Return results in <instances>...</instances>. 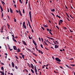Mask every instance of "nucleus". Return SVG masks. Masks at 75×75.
Instances as JSON below:
<instances>
[{
  "label": "nucleus",
  "instance_id": "nucleus-1",
  "mask_svg": "<svg viewBox=\"0 0 75 75\" xmlns=\"http://www.w3.org/2000/svg\"><path fill=\"white\" fill-rule=\"evenodd\" d=\"M55 59L56 61H58V62H61V60L58 58H55Z\"/></svg>",
  "mask_w": 75,
  "mask_h": 75
},
{
  "label": "nucleus",
  "instance_id": "nucleus-32",
  "mask_svg": "<svg viewBox=\"0 0 75 75\" xmlns=\"http://www.w3.org/2000/svg\"><path fill=\"white\" fill-rule=\"evenodd\" d=\"M23 14H25V11H24V9H23Z\"/></svg>",
  "mask_w": 75,
  "mask_h": 75
},
{
  "label": "nucleus",
  "instance_id": "nucleus-3",
  "mask_svg": "<svg viewBox=\"0 0 75 75\" xmlns=\"http://www.w3.org/2000/svg\"><path fill=\"white\" fill-rule=\"evenodd\" d=\"M30 67L32 68L33 69H34V67L33 65V64H30Z\"/></svg>",
  "mask_w": 75,
  "mask_h": 75
},
{
  "label": "nucleus",
  "instance_id": "nucleus-41",
  "mask_svg": "<svg viewBox=\"0 0 75 75\" xmlns=\"http://www.w3.org/2000/svg\"><path fill=\"white\" fill-rule=\"evenodd\" d=\"M40 47H41V48H43L42 45V44L40 45Z\"/></svg>",
  "mask_w": 75,
  "mask_h": 75
},
{
  "label": "nucleus",
  "instance_id": "nucleus-44",
  "mask_svg": "<svg viewBox=\"0 0 75 75\" xmlns=\"http://www.w3.org/2000/svg\"><path fill=\"white\" fill-rule=\"evenodd\" d=\"M1 74H2V75H4V71H3Z\"/></svg>",
  "mask_w": 75,
  "mask_h": 75
},
{
  "label": "nucleus",
  "instance_id": "nucleus-42",
  "mask_svg": "<svg viewBox=\"0 0 75 75\" xmlns=\"http://www.w3.org/2000/svg\"><path fill=\"white\" fill-rule=\"evenodd\" d=\"M41 39L42 41V42H43V41H44V40L43 39V38H41Z\"/></svg>",
  "mask_w": 75,
  "mask_h": 75
},
{
  "label": "nucleus",
  "instance_id": "nucleus-4",
  "mask_svg": "<svg viewBox=\"0 0 75 75\" xmlns=\"http://www.w3.org/2000/svg\"><path fill=\"white\" fill-rule=\"evenodd\" d=\"M28 24L29 25V26L30 27L31 29H32V28L31 27V25H30V23L29 22V21H28Z\"/></svg>",
  "mask_w": 75,
  "mask_h": 75
},
{
  "label": "nucleus",
  "instance_id": "nucleus-47",
  "mask_svg": "<svg viewBox=\"0 0 75 75\" xmlns=\"http://www.w3.org/2000/svg\"><path fill=\"white\" fill-rule=\"evenodd\" d=\"M14 22H15V23H16V19L15 18H14Z\"/></svg>",
  "mask_w": 75,
  "mask_h": 75
},
{
  "label": "nucleus",
  "instance_id": "nucleus-9",
  "mask_svg": "<svg viewBox=\"0 0 75 75\" xmlns=\"http://www.w3.org/2000/svg\"><path fill=\"white\" fill-rule=\"evenodd\" d=\"M0 8L1 9V10L2 11H3V7H2V6H1L0 5Z\"/></svg>",
  "mask_w": 75,
  "mask_h": 75
},
{
  "label": "nucleus",
  "instance_id": "nucleus-6",
  "mask_svg": "<svg viewBox=\"0 0 75 75\" xmlns=\"http://www.w3.org/2000/svg\"><path fill=\"white\" fill-rule=\"evenodd\" d=\"M13 48L14 50H17V49L16 48H17V47H16V46H13Z\"/></svg>",
  "mask_w": 75,
  "mask_h": 75
},
{
  "label": "nucleus",
  "instance_id": "nucleus-59",
  "mask_svg": "<svg viewBox=\"0 0 75 75\" xmlns=\"http://www.w3.org/2000/svg\"><path fill=\"white\" fill-rule=\"evenodd\" d=\"M50 34H51V35H52L53 34L52 33H51V32H49Z\"/></svg>",
  "mask_w": 75,
  "mask_h": 75
},
{
  "label": "nucleus",
  "instance_id": "nucleus-21",
  "mask_svg": "<svg viewBox=\"0 0 75 75\" xmlns=\"http://www.w3.org/2000/svg\"><path fill=\"white\" fill-rule=\"evenodd\" d=\"M31 71L32 72V73H33V74H34V70H33V69H31Z\"/></svg>",
  "mask_w": 75,
  "mask_h": 75
},
{
  "label": "nucleus",
  "instance_id": "nucleus-23",
  "mask_svg": "<svg viewBox=\"0 0 75 75\" xmlns=\"http://www.w3.org/2000/svg\"><path fill=\"white\" fill-rule=\"evenodd\" d=\"M33 55H34L35 56V57H37V54H36L34 53H33Z\"/></svg>",
  "mask_w": 75,
  "mask_h": 75
},
{
  "label": "nucleus",
  "instance_id": "nucleus-5",
  "mask_svg": "<svg viewBox=\"0 0 75 75\" xmlns=\"http://www.w3.org/2000/svg\"><path fill=\"white\" fill-rule=\"evenodd\" d=\"M27 50H28V51H30V52H32V53H33V51H32L30 49H29L27 48Z\"/></svg>",
  "mask_w": 75,
  "mask_h": 75
},
{
  "label": "nucleus",
  "instance_id": "nucleus-25",
  "mask_svg": "<svg viewBox=\"0 0 75 75\" xmlns=\"http://www.w3.org/2000/svg\"><path fill=\"white\" fill-rule=\"evenodd\" d=\"M34 67H35V71H37V69L36 68V66H35V65Z\"/></svg>",
  "mask_w": 75,
  "mask_h": 75
},
{
  "label": "nucleus",
  "instance_id": "nucleus-64",
  "mask_svg": "<svg viewBox=\"0 0 75 75\" xmlns=\"http://www.w3.org/2000/svg\"><path fill=\"white\" fill-rule=\"evenodd\" d=\"M8 9V13H9V9Z\"/></svg>",
  "mask_w": 75,
  "mask_h": 75
},
{
  "label": "nucleus",
  "instance_id": "nucleus-12",
  "mask_svg": "<svg viewBox=\"0 0 75 75\" xmlns=\"http://www.w3.org/2000/svg\"><path fill=\"white\" fill-rule=\"evenodd\" d=\"M39 53H41V54H43V52L42 51L40 50H39Z\"/></svg>",
  "mask_w": 75,
  "mask_h": 75
},
{
  "label": "nucleus",
  "instance_id": "nucleus-33",
  "mask_svg": "<svg viewBox=\"0 0 75 75\" xmlns=\"http://www.w3.org/2000/svg\"><path fill=\"white\" fill-rule=\"evenodd\" d=\"M60 23H62V22H63V21L62 20H60Z\"/></svg>",
  "mask_w": 75,
  "mask_h": 75
},
{
  "label": "nucleus",
  "instance_id": "nucleus-57",
  "mask_svg": "<svg viewBox=\"0 0 75 75\" xmlns=\"http://www.w3.org/2000/svg\"><path fill=\"white\" fill-rule=\"evenodd\" d=\"M59 25H61V22H60V21H59Z\"/></svg>",
  "mask_w": 75,
  "mask_h": 75
},
{
  "label": "nucleus",
  "instance_id": "nucleus-14",
  "mask_svg": "<svg viewBox=\"0 0 75 75\" xmlns=\"http://www.w3.org/2000/svg\"><path fill=\"white\" fill-rule=\"evenodd\" d=\"M30 20L31 21V22L32 23V18L31 17V16H30Z\"/></svg>",
  "mask_w": 75,
  "mask_h": 75
},
{
  "label": "nucleus",
  "instance_id": "nucleus-27",
  "mask_svg": "<svg viewBox=\"0 0 75 75\" xmlns=\"http://www.w3.org/2000/svg\"><path fill=\"white\" fill-rule=\"evenodd\" d=\"M43 25H44V27H48V26H47V25H44L43 24Z\"/></svg>",
  "mask_w": 75,
  "mask_h": 75
},
{
  "label": "nucleus",
  "instance_id": "nucleus-28",
  "mask_svg": "<svg viewBox=\"0 0 75 75\" xmlns=\"http://www.w3.org/2000/svg\"><path fill=\"white\" fill-rule=\"evenodd\" d=\"M29 38L30 39V40H31V39H32V38L30 37V35L29 36Z\"/></svg>",
  "mask_w": 75,
  "mask_h": 75
},
{
  "label": "nucleus",
  "instance_id": "nucleus-31",
  "mask_svg": "<svg viewBox=\"0 0 75 75\" xmlns=\"http://www.w3.org/2000/svg\"><path fill=\"white\" fill-rule=\"evenodd\" d=\"M63 28L64 30H66V27H63Z\"/></svg>",
  "mask_w": 75,
  "mask_h": 75
},
{
  "label": "nucleus",
  "instance_id": "nucleus-60",
  "mask_svg": "<svg viewBox=\"0 0 75 75\" xmlns=\"http://www.w3.org/2000/svg\"><path fill=\"white\" fill-rule=\"evenodd\" d=\"M16 13H17L19 12L17 10H16Z\"/></svg>",
  "mask_w": 75,
  "mask_h": 75
},
{
  "label": "nucleus",
  "instance_id": "nucleus-52",
  "mask_svg": "<svg viewBox=\"0 0 75 75\" xmlns=\"http://www.w3.org/2000/svg\"><path fill=\"white\" fill-rule=\"evenodd\" d=\"M51 14H52V15L53 16H55V15H54V14H53V13H51Z\"/></svg>",
  "mask_w": 75,
  "mask_h": 75
},
{
  "label": "nucleus",
  "instance_id": "nucleus-26",
  "mask_svg": "<svg viewBox=\"0 0 75 75\" xmlns=\"http://www.w3.org/2000/svg\"><path fill=\"white\" fill-rule=\"evenodd\" d=\"M19 1L20 3H21V4H22L23 3V2L21 1V0H19Z\"/></svg>",
  "mask_w": 75,
  "mask_h": 75
},
{
  "label": "nucleus",
  "instance_id": "nucleus-53",
  "mask_svg": "<svg viewBox=\"0 0 75 75\" xmlns=\"http://www.w3.org/2000/svg\"><path fill=\"white\" fill-rule=\"evenodd\" d=\"M47 42H49V43H50V44H51V43H50V42H49V41H48V40H47Z\"/></svg>",
  "mask_w": 75,
  "mask_h": 75
},
{
  "label": "nucleus",
  "instance_id": "nucleus-8",
  "mask_svg": "<svg viewBox=\"0 0 75 75\" xmlns=\"http://www.w3.org/2000/svg\"><path fill=\"white\" fill-rule=\"evenodd\" d=\"M22 42H23V44L24 45H27V44H26V42H25V41H22Z\"/></svg>",
  "mask_w": 75,
  "mask_h": 75
},
{
  "label": "nucleus",
  "instance_id": "nucleus-22",
  "mask_svg": "<svg viewBox=\"0 0 75 75\" xmlns=\"http://www.w3.org/2000/svg\"><path fill=\"white\" fill-rule=\"evenodd\" d=\"M66 66L68 68H71V67H69V65H66Z\"/></svg>",
  "mask_w": 75,
  "mask_h": 75
},
{
  "label": "nucleus",
  "instance_id": "nucleus-13",
  "mask_svg": "<svg viewBox=\"0 0 75 75\" xmlns=\"http://www.w3.org/2000/svg\"><path fill=\"white\" fill-rule=\"evenodd\" d=\"M13 38V41H14V42H17V40H16V39H14V38Z\"/></svg>",
  "mask_w": 75,
  "mask_h": 75
},
{
  "label": "nucleus",
  "instance_id": "nucleus-63",
  "mask_svg": "<svg viewBox=\"0 0 75 75\" xmlns=\"http://www.w3.org/2000/svg\"><path fill=\"white\" fill-rule=\"evenodd\" d=\"M56 27H57L58 28V29L59 30V27H58V26H56Z\"/></svg>",
  "mask_w": 75,
  "mask_h": 75
},
{
  "label": "nucleus",
  "instance_id": "nucleus-15",
  "mask_svg": "<svg viewBox=\"0 0 75 75\" xmlns=\"http://www.w3.org/2000/svg\"><path fill=\"white\" fill-rule=\"evenodd\" d=\"M3 27H2L1 30H0L1 33H3Z\"/></svg>",
  "mask_w": 75,
  "mask_h": 75
},
{
  "label": "nucleus",
  "instance_id": "nucleus-43",
  "mask_svg": "<svg viewBox=\"0 0 75 75\" xmlns=\"http://www.w3.org/2000/svg\"><path fill=\"white\" fill-rule=\"evenodd\" d=\"M1 70H3V69H4V67H2L1 68Z\"/></svg>",
  "mask_w": 75,
  "mask_h": 75
},
{
  "label": "nucleus",
  "instance_id": "nucleus-56",
  "mask_svg": "<svg viewBox=\"0 0 75 75\" xmlns=\"http://www.w3.org/2000/svg\"><path fill=\"white\" fill-rule=\"evenodd\" d=\"M14 6L15 7V8H16L17 7V6H16V4L14 5Z\"/></svg>",
  "mask_w": 75,
  "mask_h": 75
},
{
  "label": "nucleus",
  "instance_id": "nucleus-61",
  "mask_svg": "<svg viewBox=\"0 0 75 75\" xmlns=\"http://www.w3.org/2000/svg\"><path fill=\"white\" fill-rule=\"evenodd\" d=\"M47 30L48 31H49V30H50V29H49L47 28Z\"/></svg>",
  "mask_w": 75,
  "mask_h": 75
},
{
  "label": "nucleus",
  "instance_id": "nucleus-7",
  "mask_svg": "<svg viewBox=\"0 0 75 75\" xmlns=\"http://www.w3.org/2000/svg\"><path fill=\"white\" fill-rule=\"evenodd\" d=\"M46 37H47V38H49V39H51V40H52V41H53V40L54 41V39H53V38H50L48 36H46Z\"/></svg>",
  "mask_w": 75,
  "mask_h": 75
},
{
  "label": "nucleus",
  "instance_id": "nucleus-36",
  "mask_svg": "<svg viewBox=\"0 0 75 75\" xmlns=\"http://www.w3.org/2000/svg\"><path fill=\"white\" fill-rule=\"evenodd\" d=\"M70 65L72 67H74L75 66V65L73 64H70Z\"/></svg>",
  "mask_w": 75,
  "mask_h": 75
},
{
  "label": "nucleus",
  "instance_id": "nucleus-19",
  "mask_svg": "<svg viewBox=\"0 0 75 75\" xmlns=\"http://www.w3.org/2000/svg\"><path fill=\"white\" fill-rule=\"evenodd\" d=\"M51 11L52 12H54V11H55V9H51Z\"/></svg>",
  "mask_w": 75,
  "mask_h": 75
},
{
  "label": "nucleus",
  "instance_id": "nucleus-37",
  "mask_svg": "<svg viewBox=\"0 0 75 75\" xmlns=\"http://www.w3.org/2000/svg\"><path fill=\"white\" fill-rule=\"evenodd\" d=\"M45 49L46 50H47V51L49 50V49H48L47 48V47H45Z\"/></svg>",
  "mask_w": 75,
  "mask_h": 75
},
{
  "label": "nucleus",
  "instance_id": "nucleus-11",
  "mask_svg": "<svg viewBox=\"0 0 75 75\" xmlns=\"http://www.w3.org/2000/svg\"><path fill=\"white\" fill-rule=\"evenodd\" d=\"M23 28H25V29H26L27 28V27H26L25 25H23Z\"/></svg>",
  "mask_w": 75,
  "mask_h": 75
},
{
  "label": "nucleus",
  "instance_id": "nucleus-50",
  "mask_svg": "<svg viewBox=\"0 0 75 75\" xmlns=\"http://www.w3.org/2000/svg\"><path fill=\"white\" fill-rule=\"evenodd\" d=\"M15 68H16V69H18V67H17V66H15Z\"/></svg>",
  "mask_w": 75,
  "mask_h": 75
},
{
  "label": "nucleus",
  "instance_id": "nucleus-48",
  "mask_svg": "<svg viewBox=\"0 0 75 75\" xmlns=\"http://www.w3.org/2000/svg\"><path fill=\"white\" fill-rule=\"evenodd\" d=\"M13 1L14 4H16V2H15V1H14V0H13Z\"/></svg>",
  "mask_w": 75,
  "mask_h": 75
},
{
  "label": "nucleus",
  "instance_id": "nucleus-10",
  "mask_svg": "<svg viewBox=\"0 0 75 75\" xmlns=\"http://www.w3.org/2000/svg\"><path fill=\"white\" fill-rule=\"evenodd\" d=\"M12 66L13 68L14 67V62H12Z\"/></svg>",
  "mask_w": 75,
  "mask_h": 75
},
{
  "label": "nucleus",
  "instance_id": "nucleus-49",
  "mask_svg": "<svg viewBox=\"0 0 75 75\" xmlns=\"http://www.w3.org/2000/svg\"><path fill=\"white\" fill-rule=\"evenodd\" d=\"M1 64H2V65H4V64L2 62L1 63Z\"/></svg>",
  "mask_w": 75,
  "mask_h": 75
},
{
  "label": "nucleus",
  "instance_id": "nucleus-29",
  "mask_svg": "<svg viewBox=\"0 0 75 75\" xmlns=\"http://www.w3.org/2000/svg\"><path fill=\"white\" fill-rule=\"evenodd\" d=\"M35 72L36 74V75H38V73H37V70L35 71Z\"/></svg>",
  "mask_w": 75,
  "mask_h": 75
},
{
  "label": "nucleus",
  "instance_id": "nucleus-46",
  "mask_svg": "<svg viewBox=\"0 0 75 75\" xmlns=\"http://www.w3.org/2000/svg\"><path fill=\"white\" fill-rule=\"evenodd\" d=\"M25 71H26V72H28V70H27L25 69Z\"/></svg>",
  "mask_w": 75,
  "mask_h": 75
},
{
  "label": "nucleus",
  "instance_id": "nucleus-39",
  "mask_svg": "<svg viewBox=\"0 0 75 75\" xmlns=\"http://www.w3.org/2000/svg\"><path fill=\"white\" fill-rule=\"evenodd\" d=\"M41 28H42V30H45V29H44V28H43V27H42V26L41 27Z\"/></svg>",
  "mask_w": 75,
  "mask_h": 75
},
{
  "label": "nucleus",
  "instance_id": "nucleus-35",
  "mask_svg": "<svg viewBox=\"0 0 75 75\" xmlns=\"http://www.w3.org/2000/svg\"><path fill=\"white\" fill-rule=\"evenodd\" d=\"M66 15H67L68 17L69 18V16L68 15V14L67 13H66Z\"/></svg>",
  "mask_w": 75,
  "mask_h": 75
},
{
  "label": "nucleus",
  "instance_id": "nucleus-17",
  "mask_svg": "<svg viewBox=\"0 0 75 75\" xmlns=\"http://www.w3.org/2000/svg\"><path fill=\"white\" fill-rule=\"evenodd\" d=\"M21 51L20 50V49L19 48H18V50L17 51V52H20Z\"/></svg>",
  "mask_w": 75,
  "mask_h": 75
},
{
  "label": "nucleus",
  "instance_id": "nucleus-55",
  "mask_svg": "<svg viewBox=\"0 0 75 75\" xmlns=\"http://www.w3.org/2000/svg\"><path fill=\"white\" fill-rule=\"evenodd\" d=\"M51 32H52V30H51V29H50V30H49V33H50Z\"/></svg>",
  "mask_w": 75,
  "mask_h": 75
},
{
  "label": "nucleus",
  "instance_id": "nucleus-16",
  "mask_svg": "<svg viewBox=\"0 0 75 75\" xmlns=\"http://www.w3.org/2000/svg\"><path fill=\"white\" fill-rule=\"evenodd\" d=\"M54 47L55 48H58V46L57 45H55Z\"/></svg>",
  "mask_w": 75,
  "mask_h": 75
},
{
  "label": "nucleus",
  "instance_id": "nucleus-51",
  "mask_svg": "<svg viewBox=\"0 0 75 75\" xmlns=\"http://www.w3.org/2000/svg\"><path fill=\"white\" fill-rule=\"evenodd\" d=\"M23 25H25V22H23Z\"/></svg>",
  "mask_w": 75,
  "mask_h": 75
},
{
  "label": "nucleus",
  "instance_id": "nucleus-40",
  "mask_svg": "<svg viewBox=\"0 0 75 75\" xmlns=\"http://www.w3.org/2000/svg\"><path fill=\"white\" fill-rule=\"evenodd\" d=\"M55 42H56V44L57 45V44H58V42L57 41H55Z\"/></svg>",
  "mask_w": 75,
  "mask_h": 75
},
{
  "label": "nucleus",
  "instance_id": "nucleus-58",
  "mask_svg": "<svg viewBox=\"0 0 75 75\" xmlns=\"http://www.w3.org/2000/svg\"><path fill=\"white\" fill-rule=\"evenodd\" d=\"M35 48L36 49V50H37V51H38V49H37V47H35Z\"/></svg>",
  "mask_w": 75,
  "mask_h": 75
},
{
  "label": "nucleus",
  "instance_id": "nucleus-30",
  "mask_svg": "<svg viewBox=\"0 0 75 75\" xmlns=\"http://www.w3.org/2000/svg\"><path fill=\"white\" fill-rule=\"evenodd\" d=\"M29 14L30 16H31V11H30Z\"/></svg>",
  "mask_w": 75,
  "mask_h": 75
},
{
  "label": "nucleus",
  "instance_id": "nucleus-18",
  "mask_svg": "<svg viewBox=\"0 0 75 75\" xmlns=\"http://www.w3.org/2000/svg\"><path fill=\"white\" fill-rule=\"evenodd\" d=\"M10 8V11L11 13H13V10L11 9V8Z\"/></svg>",
  "mask_w": 75,
  "mask_h": 75
},
{
  "label": "nucleus",
  "instance_id": "nucleus-2",
  "mask_svg": "<svg viewBox=\"0 0 75 75\" xmlns=\"http://www.w3.org/2000/svg\"><path fill=\"white\" fill-rule=\"evenodd\" d=\"M33 44H34L35 45H36V46L37 45V43H36V42H35V41H34V40L33 39Z\"/></svg>",
  "mask_w": 75,
  "mask_h": 75
},
{
  "label": "nucleus",
  "instance_id": "nucleus-24",
  "mask_svg": "<svg viewBox=\"0 0 75 75\" xmlns=\"http://www.w3.org/2000/svg\"><path fill=\"white\" fill-rule=\"evenodd\" d=\"M44 42L45 44L46 45H47V46H48V45H47V42H46L44 41Z\"/></svg>",
  "mask_w": 75,
  "mask_h": 75
},
{
  "label": "nucleus",
  "instance_id": "nucleus-20",
  "mask_svg": "<svg viewBox=\"0 0 75 75\" xmlns=\"http://www.w3.org/2000/svg\"><path fill=\"white\" fill-rule=\"evenodd\" d=\"M1 1V3H2V4L4 5V4H5V3H4V1Z\"/></svg>",
  "mask_w": 75,
  "mask_h": 75
},
{
  "label": "nucleus",
  "instance_id": "nucleus-54",
  "mask_svg": "<svg viewBox=\"0 0 75 75\" xmlns=\"http://www.w3.org/2000/svg\"><path fill=\"white\" fill-rule=\"evenodd\" d=\"M15 57L16 59H18V57H17V56H15Z\"/></svg>",
  "mask_w": 75,
  "mask_h": 75
},
{
  "label": "nucleus",
  "instance_id": "nucleus-45",
  "mask_svg": "<svg viewBox=\"0 0 75 75\" xmlns=\"http://www.w3.org/2000/svg\"><path fill=\"white\" fill-rule=\"evenodd\" d=\"M57 17H58V18H61V17L59 16H58V15H57L56 16Z\"/></svg>",
  "mask_w": 75,
  "mask_h": 75
},
{
  "label": "nucleus",
  "instance_id": "nucleus-38",
  "mask_svg": "<svg viewBox=\"0 0 75 75\" xmlns=\"http://www.w3.org/2000/svg\"><path fill=\"white\" fill-rule=\"evenodd\" d=\"M1 17L2 18H3V13H2L1 14Z\"/></svg>",
  "mask_w": 75,
  "mask_h": 75
},
{
  "label": "nucleus",
  "instance_id": "nucleus-34",
  "mask_svg": "<svg viewBox=\"0 0 75 75\" xmlns=\"http://www.w3.org/2000/svg\"><path fill=\"white\" fill-rule=\"evenodd\" d=\"M26 0V4H27L28 0Z\"/></svg>",
  "mask_w": 75,
  "mask_h": 75
},
{
  "label": "nucleus",
  "instance_id": "nucleus-62",
  "mask_svg": "<svg viewBox=\"0 0 75 75\" xmlns=\"http://www.w3.org/2000/svg\"><path fill=\"white\" fill-rule=\"evenodd\" d=\"M32 33H34V30H33V29H32Z\"/></svg>",
  "mask_w": 75,
  "mask_h": 75
}]
</instances>
